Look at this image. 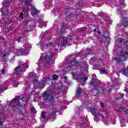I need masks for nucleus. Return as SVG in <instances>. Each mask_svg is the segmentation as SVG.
<instances>
[{"instance_id":"nucleus-1","label":"nucleus","mask_w":128,"mask_h":128,"mask_svg":"<svg viewBox=\"0 0 128 128\" xmlns=\"http://www.w3.org/2000/svg\"><path fill=\"white\" fill-rule=\"evenodd\" d=\"M6 49L4 50V52L2 56V58L4 60H6L10 56V52H15L16 56H22V54H28L30 51L28 50L32 48V45L30 43H27L20 49H14L13 46H10V44H7L6 46Z\"/></svg>"},{"instance_id":"nucleus-2","label":"nucleus","mask_w":128,"mask_h":128,"mask_svg":"<svg viewBox=\"0 0 128 128\" xmlns=\"http://www.w3.org/2000/svg\"><path fill=\"white\" fill-rule=\"evenodd\" d=\"M90 112L91 114L94 116L95 122H100L101 120L106 126H108V124H116L115 119L110 120V118L108 116L104 117L102 114H96L98 110L96 108H90Z\"/></svg>"},{"instance_id":"nucleus-3","label":"nucleus","mask_w":128,"mask_h":128,"mask_svg":"<svg viewBox=\"0 0 128 128\" xmlns=\"http://www.w3.org/2000/svg\"><path fill=\"white\" fill-rule=\"evenodd\" d=\"M12 2V0H5L3 2L2 6H3L0 9V11L4 16V18L1 20L0 22V26H4V24H8L10 23V19H8V6Z\"/></svg>"},{"instance_id":"nucleus-4","label":"nucleus","mask_w":128,"mask_h":128,"mask_svg":"<svg viewBox=\"0 0 128 128\" xmlns=\"http://www.w3.org/2000/svg\"><path fill=\"white\" fill-rule=\"evenodd\" d=\"M54 56V52H52L41 54L40 60L36 62V64L38 66L37 70H40V68L42 66H44L48 64L50 60H52Z\"/></svg>"},{"instance_id":"nucleus-5","label":"nucleus","mask_w":128,"mask_h":128,"mask_svg":"<svg viewBox=\"0 0 128 128\" xmlns=\"http://www.w3.org/2000/svg\"><path fill=\"white\" fill-rule=\"evenodd\" d=\"M30 96L28 97H24L21 98L20 96H17L13 98L12 101L10 102V106L12 108H14L15 106H24V104H26L24 103L20 104V100H23V102H28V100H30Z\"/></svg>"},{"instance_id":"nucleus-6","label":"nucleus","mask_w":128,"mask_h":128,"mask_svg":"<svg viewBox=\"0 0 128 128\" xmlns=\"http://www.w3.org/2000/svg\"><path fill=\"white\" fill-rule=\"evenodd\" d=\"M78 66H80V63H78L76 59L68 61L64 66L65 68L64 70L66 71L64 74L68 73V72H70V70H76V68H78Z\"/></svg>"},{"instance_id":"nucleus-7","label":"nucleus","mask_w":128,"mask_h":128,"mask_svg":"<svg viewBox=\"0 0 128 128\" xmlns=\"http://www.w3.org/2000/svg\"><path fill=\"white\" fill-rule=\"evenodd\" d=\"M61 42H60L58 44H57L56 42L52 43L48 42L47 44H46V46H54V48L55 50H58V46H64L66 44H67L68 42V38L66 36H62L61 37Z\"/></svg>"},{"instance_id":"nucleus-8","label":"nucleus","mask_w":128,"mask_h":128,"mask_svg":"<svg viewBox=\"0 0 128 128\" xmlns=\"http://www.w3.org/2000/svg\"><path fill=\"white\" fill-rule=\"evenodd\" d=\"M28 65L24 62H21L18 67H16L15 68V74L16 76H22V72H24V68H28Z\"/></svg>"},{"instance_id":"nucleus-9","label":"nucleus","mask_w":128,"mask_h":128,"mask_svg":"<svg viewBox=\"0 0 128 128\" xmlns=\"http://www.w3.org/2000/svg\"><path fill=\"white\" fill-rule=\"evenodd\" d=\"M72 76L74 80H77L78 82H80L82 86H84L86 82L88 80V77H84L82 76V74H78L76 72L72 73Z\"/></svg>"},{"instance_id":"nucleus-10","label":"nucleus","mask_w":128,"mask_h":128,"mask_svg":"<svg viewBox=\"0 0 128 128\" xmlns=\"http://www.w3.org/2000/svg\"><path fill=\"white\" fill-rule=\"evenodd\" d=\"M43 98L45 100H48V98H50L49 100V102L50 104H52V102H54V98L52 96V94L50 93V91L47 90L46 91H45L43 94Z\"/></svg>"},{"instance_id":"nucleus-11","label":"nucleus","mask_w":128,"mask_h":128,"mask_svg":"<svg viewBox=\"0 0 128 128\" xmlns=\"http://www.w3.org/2000/svg\"><path fill=\"white\" fill-rule=\"evenodd\" d=\"M22 1V2H24L25 4L26 7H24L22 8V12H24L26 14V16L28 17L29 16L28 14V6L30 5V2H32V0H21Z\"/></svg>"},{"instance_id":"nucleus-12","label":"nucleus","mask_w":128,"mask_h":128,"mask_svg":"<svg viewBox=\"0 0 128 128\" xmlns=\"http://www.w3.org/2000/svg\"><path fill=\"white\" fill-rule=\"evenodd\" d=\"M48 80H50V76H45L44 80L38 84V86L39 88H44L46 86V82H48Z\"/></svg>"},{"instance_id":"nucleus-13","label":"nucleus","mask_w":128,"mask_h":128,"mask_svg":"<svg viewBox=\"0 0 128 128\" xmlns=\"http://www.w3.org/2000/svg\"><path fill=\"white\" fill-rule=\"evenodd\" d=\"M100 84V81L96 80V76L95 74L92 75V80L90 82V84L93 86H97Z\"/></svg>"},{"instance_id":"nucleus-14","label":"nucleus","mask_w":128,"mask_h":128,"mask_svg":"<svg viewBox=\"0 0 128 128\" xmlns=\"http://www.w3.org/2000/svg\"><path fill=\"white\" fill-rule=\"evenodd\" d=\"M111 80L113 84L112 85V88H114V90H118L120 86H118V79L114 77H111Z\"/></svg>"},{"instance_id":"nucleus-15","label":"nucleus","mask_w":128,"mask_h":128,"mask_svg":"<svg viewBox=\"0 0 128 128\" xmlns=\"http://www.w3.org/2000/svg\"><path fill=\"white\" fill-rule=\"evenodd\" d=\"M28 78L31 82H38V76H36V74L34 72L29 74Z\"/></svg>"},{"instance_id":"nucleus-16","label":"nucleus","mask_w":128,"mask_h":128,"mask_svg":"<svg viewBox=\"0 0 128 128\" xmlns=\"http://www.w3.org/2000/svg\"><path fill=\"white\" fill-rule=\"evenodd\" d=\"M97 69L100 70V74H106V71L105 70L104 68V64L101 63V64L96 65Z\"/></svg>"},{"instance_id":"nucleus-17","label":"nucleus","mask_w":128,"mask_h":128,"mask_svg":"<svg viewBox=\"0 0 128 128\" xmlns=\"http://www.w3.org/2000/svg\"><path fill=\"white\" fill-rule=\"evenodd\" d=\"M42 116L40 118L41 122L42 124H46V112H42L41 114Z\"/></svg>"},{"instance_id":"nucleus-18","label":"nucleus","mask_w":128,"mask_h":128,"mask_svg":"<svg viewBox=\"0 0 128 128\" xmlns=\"http://www.w3.org/2000/svg\"><path fill=\"white\" fill-rule=\"evenodd\" d=\"M82 67H80L81 70L84 71V72H88V64H86V62H85L82 64Z\"/></svg>"},{"instance_id":"nucleus-19","label":"nucleus","mask_w":128,"mask_h":128,"mask_svg":"<svg viewBox=\"0 0 128 128\" xmlns=\"http://www.w3.org/2000/svg\"><path fill=\"white\" fill-rule=\"evenodd\" d=\"M120 72L122 74H124V76H128V67H126V68H124L121 70H120Z\"/></svg>"},{"instance_id":"nucleus-20","label":"nucleus","mask_w":128,"mask_h":128,"mask_svg":"<svg viewBox=\"0 0 128 128\" xmlns=\"http://www.w3.org/2000/svg\"><path fill=\"white\" fill-rule=\"evenodd\" d=\"M83 90L82 88L78 87L77 88V90L76 92V96L77 98H80V94H82V92Z\"/></svg>"},{"instance_id":"nucleus-21","label":"nucleus","mask_w":128,"mask_h":128,"mask_svg":"<svg viewBox=\"0 0 128 128\" xmlns=\"http://www.w3.org/2000/svg\"><path fill=\"white\" fill-rule=\"evenodd\" d=\"M38 12V10H36L34 7H32L31 12L32 16H34V14H36Z\"/></svg>"},{"instance_id":"nucleus-22","label":"nucleus","mask_w":128,"mask_h":128,"mask_svg":"<svg viewBox=\"0 0 128 128\" xmlns=\"http://www.w3.org/2000/svg\"><path fill=\"white\" fill-rule=\"evenodd\" d=\"M128 122V119L126 120V119H121L120 120V126H126V124Z\"/></svg>"},{"instance_id":"nucleus-23","label":"nucleus","mask_w":128,"mask_h":128,"mask_svg":"<svg viewBox=\"0 0 128 128\" xmlns=\"http://www.w3.org/2000/svg\"><path fill=\"white\" fill-rule=\"evenodd\" d=\"M124 94L119 93L117 94V96L116 97V100H120V98H124Z\"/></svg>"},{"instance_id":"nucleus-24","label":"nucleus","mask_w":128,"mask_h":128,"mask_svg":"<svg viewBox=\"0 0 128 128\" xmlns=\"http://www.w3.org/2000/svg\"><path fill=\"white\" fill-rule=\"evenodd\" d=\"M58 112V110H54L52 112H51V114L48 116V118H50V116H54V114Z\"/></svg>"},{"instance_id":"nucleus-25","label":"nucleus","mask_w":128,"mask_h":128,"mask_svg":"<svg viewBox=\"0 0 128 128\" xmlns=\"http://www.w3.org/2000/svg\"><path fill=\"white\" fill-rule=\"evenodd\" d=\"M128 42L127 40H124L122 38H118V42H120H120L124 43V42Z\"/></svg>"},{"instance_id":"nucleus-26","label":"nucleus","mask_w":128,"mask_h":128,"mask_svg":"<svg viewBox=\"0 0 128 128\" xmlns=\"http://www.w3.org/2000/svg\"><path fill=\"white\" fill-rule=\"evenodd\" d=\"M24 37H18V38H16V42H20L22 40H24Z\"/></svg>"},{"instance_id":"nucleus-27","label":"nucleus","mask_w":128,"mask_h":128,"mask_svg":"<svg viewBox=\"0 0 128 128\" xmlns=\"http://www.w3.org/2000/svg\"><path fill=\"white\" fill-rule=\"evenodd\" d=\"M4 32H10V30H12V28H5L4 30Z\"/></svg>"},{"instance_id":"nucleus-28","label":"nucleus","mask_w":128,"mask_h":128,"mask_svg":"<svg viewBox=\"0 0 128 128\" xmlns=\"http://www.w3.org/2000/svg\"><path fill=\"white\" fill-rule=\"evenodd\" d=\"M52 78H53L54 80H58V76L56 74H55L53 76Z\"/></svg>"},{"instance_id":"nucleus-29","label":"nucleus","mask_w":128,"mask_h":128,"mask_svg":"<svg viewBox=\"0 0 128 128\" xmlns=\"http://www.w3.org/2000/svg\"><path fill=\"white\" fill-rule=\"evenodd\" d=\"M123 26H124L125 28L128 27V21H126V22H124L123 23Z\"/></svg>"},{"instance_id":"nucleus-30","label":"nucleus","mask_w":128,"mask_h":128,"mask_svg":"<svg viewBox=\"0 0 128 128\" xmlns=\"http://www.w3.org/2000/svg\"><path fill=\"white\" fill-rule=\"evenodd\" d=\"M39 44L42 50V48H44V43H42V41L40 40V42Z\"/></svg>"},{"instance_id":"nucleus-31","label":"nucleus","mask_w":128,"mask_h":128,"mask_svg":"<svg viewBox=\"0 0 128 128\" xmlns=\"http://www.w3.org/2000/svg\"><path fill=\"white\" fill-rule=\"evenodd\" d=\"M19 17L20 18H21V20H24V13L23 12L20 13V14L19 15Z\"/></svg>"},{"instance_id":"nucleus-32","label":"nucleus","mask_w":128,"mask_h":128,"mask_svg":"<svg viewBox=\"0 0 128 128\" xmlns=\"http://www.w3.org/2000/svg\"><path fill=\"white\" fill-rule=\"evenodd\" d=\"M120 4L121 6H124V0H120Z\"/></svg>"},{"instance_id":"nucleus-33","label":"nucleus","mask_w":128,"mask_h":128,"mask_svg":"<svg viewBox=\"0 0 128 128\" xmlns=\"http://www.w3.org/2000/svg\"><path fill=\"white\" fill-rule=\"evenodd\" d=\"M122 110H123V112H124L125 114H128V108H124Z\"/></svg>"},{"instance_id":"nucleus-34","label":"nucleus","mask_w":128,"mask_h":128,"mask_svg":"<svg viewBox=\"0 0 128 128\" xmlns=\"http://www.w3.org/2000/svg\"><path fill=\"white\" fill-rule=\"evenodd\" d=\"M102 42H104V40H106L107 38L106 36H102Z\"/></svg>"},{"instance_id":"nucleus-35","label":"nucleus","mask_w":128,"mask_h":128,"mask_svg":"<svg viewBox=\"0 0 128 128\" xmlns=\"http://www.w3.org/2000/svg\"><path fill=\"white\" fill-rule=\"evenodd\" d=\"M99 90H100V94H104V92H102V89L100 88Z\"/></svg>"},{"instance_id":"nucleus-36","label":"nucleus","mask_w":128,"mask_h":128,"mask_svg":"<svg viewBox=\"0 0 128 128\" xmlns=\"http://www.w3.org/2000/svg\"><path fill=\"white\" fill-rule=\"evenodd\" d=\"M1 72H2V74H4V72H5L4 70H2L1 71Z\"/></svg>"},{"instance_id":"nucleus-37","label":"nucleus","mask_w":128,"mask_h":128,"mask_svg":"<svg viewBox=\"0 0 128 128\" xmlns=\"http://www.w3.org/2000/svg\"><path fill=\"white\" fill-rule=\"evenodd\" d=\"M100 105L101 106H104V103L102 102H100Z\"/></svg>"},{"instance_id":"nucleus-38","label":"nucleus","mask_w":128,"mask_h":128,"mask_svg":"<svg viewBox=\"0 0 128 128\" xmlns=\"http://www.w3.org/2000/svg\"><path fill=\"white\" fill-rule=\"evenodd\" d=\"M2 126V122L0 121V126Z\"/></svg>"},{"instance_id":"nucleus-39","label":"nucleus","mask_w":128,"mask_h":128,"mask_svg":"<svg viewBox=\"0 0 128 128\" xmlns=\"http://www.w3.org/2000/svg\"><path fill=\"white\" fill-rule=\"evenodd\" d=\"M0 40H4V38L0 36Z\"/></svg>"},{"instance_id":"nucleus-40","label":"nucleus","mask_w":128,"mask_h":128,"mask_svg":"<svg viewBox=\"0 0 128 128\" xmlns=\"http://www.w3.org/2000/svg\"><path fill=\"white\" fill-rule=\"evenodd\" d=\"M88 54H90V49H88Z\"/></svg>"},{"instance_id":"nucleus-41","label":"nucleus","mask_w":128,"mask_h":128,"mask_svg":"<svg viewBox=\"0 0 128 128\" xmlns=\"http://www.w3.org/2000/svg\"><path fill=\"white\" fill-rule=\"evenodd\" d=\"M98 34L100 35V32L98 31L97 32Z\"/></svg>"},{"instance_id":"nucleus-42","label":"nucleus","mask_w":128,"mask_h":128,"mask_svg":"<svg viewBox=\"0 0 128 128\" xmlns=\"http://www.w3.org/2000/svg\"><path fill=\"white\" fill-rule=\"evenodd\" d=\"M58 88H62V87H58Z\"/></svg>"},{"instance_id":"nucleus-43","label":"nucleus","mask_w":128,"mask_h":128,"mask_svg":"<svg viewBox=\"0 0 128 128\" xmlns=\"http://www.w3.org/2000/svg\"><path fill=\"white\" fill-rule=\"evenodd\" d=\"M39 128H44V126H40Z\"/></svg>"},{"instance_id":"nucleus-44","label":"nucleus","mask_w":128,"mask_h":128,"mask_svg":"<svg viewBox=\"0 0 128 128\" xmlns=\"http://www.w3.org/2000/svg\"><path fill=\"white\" fill-rule=\"evenodd\" d=\"M32 110H36V109H34V108H32Z\"/></svg>"},{"instance_id":"nucleus-45","label":"nucleus","mask_w":128,"mask_h":128,"mask_svg":"<svg viewBox=\"0 0 128 128\" xmlns=\"http://www.w3.org/2000/svg\"><path fill=\"white\" fill-rule=\"evenodd\" d=\"M96 29H94V32H96Z\"/></svg>"},{"instance_id":"nucleus-46","label":"nucleus","mask_w":128,"mask_h":128,"mask_svg":"<svg viewBox=\"0 0 128 128\" xmlns=\"http://www.w3.org/2000/svg\"><path fill=\"white\" fill-rule=\"evenodd\" d=\"M55 86H58V84H55Z\"/></svg>"},{"instance_id":"nucleus-47","label":"nucleus","mask_w":128,"mask_h":128,"mask_svg":"<svg viewBox=\"0 0 128 128\" xmlns=\"http://www.w3.org/2000/svg\"><path fill=\"white\" fill-rule=\"evenodd\" d=\"M94 34H95L96 36H97V35H98V34H96V33H94Z\"/></svg>"},{"instance_id":"nucleus-48","label":"nucleus","mask_w":128,"mask_h":128,"mask_svg":"<svg viewBox=\"0 0 128 128\" xmlns=\"http://www.w3.org/2000/svg\"><path fill=\"white\" fill-rule=\"evenodd\" d=\"M94 92H96V90H94Z\"/></svg>"},{"instance_id":"nucleus-49","label":"nucleus","mask_w":128,"mask_h":128,"mask_svg":"<svg viewBox=\"0 0 128 128\" xmlns=\"http://www.w3.org/2000/svg\"><path fill=\"white\" fill-rule=\"evenodd\" d=\"M125 90V92H128V90Z\"/></svg>"},{"instance_id":"nucleus-50","label":"nucleus","mask_w":128,"mask_h":128,"mask_svg":"<svg viewBox=\"0 0 128 128\" xmlns=\"http://www.w3.org/2000/svg\"><path fill=\"white\" fill-rule=\"evenodd\" d=\"M127 96H128V92H127Z\"/></svg>"},{"instance_id":"nucleus-51","label":"nucleus","mask_w":128,"mask_h":128,"mask_svg":"<svg viewBox=\"0 0 128 128\" xmlns=\"http://www.w3.org/2000/svg\"><path fill=\"white\" fill-rule=\"evenodd\" d=\"M118 14H120V13L118 12Z\"/></svg>"},{"instance_id":"nucleus-52","label":"nucleus","mask_w":128,"mask_h":128,"mask_svg":"<svg viewBox=\"0 0 128 128\" xmlns=\"http://www.w3.org/2000/svg\"><path fill=\"white\" fill-rule=\"evenodd\" d=\"M60 84H62V83H60Z\"/></svg>"},{"instance_id":"nucleus-53","label":"nucleus","mask_w":128,"mask_h":128,"mask_svg":"<svg viewBox=\"0 0 128 128\" xmlns=\"http://www.w3.org/2000/svg\"><path fill=\"white\" fill-rule=\"evenodd\" d=\"M111 90H110L109 92H110Z\"/></svg>"},{"instance_id":"nucleus-54","label":"nucleus","mask_w":128,"mask_h":128,"mask_svg":"<svg viewBox=\"0 0 128 128\" xmlns=\"http://www.w3.org/2000/svg\"><path fill=\"white\" fill-rule=\"evenodd\" d=\"M86 128H88V127Z\"/></svg>"}]
</instances>
